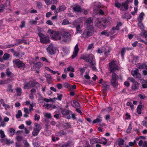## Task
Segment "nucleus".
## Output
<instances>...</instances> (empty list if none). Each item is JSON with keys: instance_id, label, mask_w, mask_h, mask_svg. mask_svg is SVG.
<instances>
[{"instance_id": "nucleus-41", "label": "nucleus", "mask_w": 147, "mask_h": 147, "mask_svg": "<svg viewBox=\"0 0 147 147\" xmlns=\"http://www.w3.org/2000/svg\"><path fill=\"white\" fill-rule=\"evenodd\" d=\"M22 115V113L21 110H19L18 111V113L16 115V117L17 118H20L21 116Z\"/></svg>"}, {"instance_id": "nucleus-19", "label": "nucleus", "mask_w": 147, "mask_h": 147, "mask_svg": "<svg viewBox=\"0 0 147 147\" xmlns=\"http://www.w3.org/2000/svg\"><path fill=\"white\" fill-rule=\"evenodd\" d=\"M71 105L74 107L76 108H80V106L79 104L76 101L73 100L71 102Z\"/></svg>"}, {"instance_id": "nucleus-28", "label": "nucleus", "mask_w": 147, "mask_h": 147, "mask_svg": "<svg viewBox=\"0 0 147 147\" xmlns=\"http://www.w3.org/2000/svg\"><path fill=\"white\" fill-rule=\"evenodd\" d=\"M17 94L18 96H20L22 93V89L20 87H17L16 88Z\"/></svg>"}, {"instance_id": "nucleus-17", "label": "nucleus", "mask_w": 147, "mask_h": 147, "mask_svg": "<svg viewBox=\"0 0 147 147\" xmlns=\"http://www.w3.org/2000/svg\"><path fill=\"white\" fill-rule=\"evenodd\" d=\"M90 143L91 144H94L96 143H102L100 140L96 138L91 139L90 140Z\"/></svg>"}, {"instance_id": "nucleus-23", "label": "nucleus", "mask_w": 147, "mask_h": 147, "mask_svg": "<svg viewBox=\"0 0 147 147\" xmlns=\"http://www.w3.org/2000/svg\"><path fill=\"white\" fill-rule=\"evenodd\" d=\"M42 100L47 102H54L56 100H57V98H53L48 99L45 98H43Z\"/></svg>"}, {"instance_id": "nucleus-33", "label": "nucleus", "mask_w": 147, "mask_h": 147, "mask_svg": "<svg viewBox=\"0 0 147 147\" xmlns=\"http://www.w3.org/2000/svg\"><path fill=\"white\" fill-rule=\"evenodd\" d=\"M102 35H104L106 36H109L110 35L109 32H108L107 30H105L102 32L101 33Z\"/></svg>"}, {"instance_id": "nucleus-26", "label": "nucleus", "mask_w": 147, "mask_h": 147, "mask_svg": "<svg viewBox=\"0 0 147 147\" xmlns=\"http://www.w3.org/2000/svg\"><path fill=\"white\" fill-rule=\"evenodd\" d=\"M64 71L65 73L67 72V71L74 72V69L70 66H69L67 68H65L64 69Z\"/></svg>"}, {"instance_id": "nucleus-2", "label": "nucleus", "mask_w": 147, "mask_h": 147, "mask_svg": "<svg viewBox=\"0 0 147 147\" xmlns=\"http://www.w3.org/2000/svg\"><path fill=\"white\" fill-rule=\"evenodd\" d=\"M47 33L50 34L51 37L53 40H59L61 39V34L59 32L50 29L48 30Z\"/></svg>"}, {"instance_id": "nucleus-21", "label": "nucleus", "mask_w": 147, "mask_h": 147, "mask_svg": "<svg viewBox=\"0 0 147 147\" xmlns=\"http://www.w3.org/2000/svg\"><path fill=\"white\" fill-rule=\"evenodd\" d=\"M137 67L140 69H145L147 70V65L146 63H138L137 64Z\"/></svg>"}, {"instance_id": "nucleus-54", "label": "nucleus", "mask_w": 147, "mask_h": 147, "mask_svg": "<svg viewBox=\"0 0 147 147\" xmlns=\"http://www.w3.org/2000/svg\"><path fill=\"white\" fill-rule=\"evenodd\" d=\"M124 142V140L123 139H120L119 141L118 144L119 145H121L123 144Z\"/></svg>"}, {"instance_id": "nucleus-39", "label": "nucleus", "mask_w": 147, "mask_h": 147, "mask_svg": "<svg viewBox=\"0 0 147 147\" xmlns=\"http://www.w3.org/2000/svg\"><path fill=\"white\" fill-rule=\"evenodd\" d=\"M6 71V74L8 76L11 77H12L14 76L13 74L9 70L7 69Z\"/></svg>"}, {"instance_id": "nucleus-4", "label": "nucleus", "mask_w": 147, "mask_h": 147, "mask_svg": "<svg viewBox=\"0 0 147 147\" xmlns=\"http://www.w3.org/2000/svg\"><path fill=\"white\" fill-rule=\"evenodd\" d=\"M81 58L89 62L91 65H94L96 64L94 57L92 54L89 55L88 57L86 56L83 55Z\"/></svg>"}, {"instance_id": "nucleus-61", "label": "nucleus", "mask_w": 147, "mask_h": 147, "mask_svg": "<svg viewBox=\"0 0 147 147\" xmlns=\"http://www.w3.org/2000/svg\"><path fill=\"white\" fill-rule=\"evenodd\" d=\"M29 22L31 24H35L36 25L37 24V21L35 20H31L29 21Z\"/></svg>"}, {"instance_id": "nucleus-63", "label": "nucleus", "mask_w": 147, "mask_h": 147, "mask_svg": "<svg viewBox=\"0 0 147 147\" xmlns=\"http://www.w3.org/2000/svg\"><path fill=\"white\" fill-rule=\"evenodd\" d=\"M142 124L147 128V122L145 121H143L142 123Z\"/></svg>"}, {"instance_id": "nucleus-34", "label": "nucleus", "mask_w": 147, "mask_h": 147, "mask_svg": "<svg viewBox=\"0 0 147 147\" xmlns=\"http://www.w3.org/2000/svg\"><path fill=\"white\" fill-rule=\"evenodd\" d=\"M115 7L117 8H120V10H121L123 9V6H122V4H121L120 3L116 2L115 3Z\"/></svg>"}, {"instance_id": "nucleus-47", "label": "nucleus", "mask_w": 147, "mask_h": 147, "mask_svg": "<svg viewBox=\"0 0 147 147\" xmlns=\"http://www.w3.org/2000/svg\"><path fill=\"white\" fill-rule=\"evenodd\" d=\"M39 131L34 129L33 131L32 132V134L34 136H36L37 135Z\"/></svg>"}, {"instance_id": "nucleus-12", "label": "nucleus", "mask_w": 147, "mask_h": 147, "mask_svg": "<svg viewBox=\"0 0 147 147\" xmlns=\"http://www.w3.org/2000/svg\"><path fill=\"white\" fill-rule=\"evenodd\" d=\"M13 62L19 68H24L25 67L24 64L18 59L13 60Z\"/></svg>"}, {"instance_id": "nucleus-51", "label": "nucleus", "mask_w": 147, "mask_h": 147, "mask_svg": "<svg viewBox=\"0 0 147 147\" xmlns=\"http://www.w3.org/2000/svg\"><path fill=\"white\" fill-rule=\"evenodd\" d=\"M125 52V48H122L121 51V54L122 57V58H123Z\"/></svg>"}, {"instance_id": "nucleus-9", "label": "nucleus", "mask_w": 147, "mask_h": 147, "mask_svg": "<svg viewBox=\"0 0 147 147\" xmlns=\"http://www.w3.org/2000/svg\"><path fill=\"white\" fill-rule=\"evenodd\" d=\"M112 72V79L111 82L112 86L114 87H116L118 86V83L117 80L118 77L115 73L113 72Z\"/></svg>"}, {"instance_id": "nucleus-43", "label": "nucleus", "mask_w": 147, "mask_h": 147, "mask_svg": "<svg viewBox=\"0 0 147 147\" xmlns=\"http://www.w3.org/2000/svg\"><path fill=\"white\" fill-rule=\"evenodd\" d=\"M142 22V21H139V22L138 23V25L140 28L141 29L143 30L144 28V27Z\"/></svg>"}, {"instance_id": "nucleus-22", "label": "nucleus", "mask_w": 147, "mask_h": 147, "mask_svg": "<svg viewBox=\"0 0 147 147\" xmlns=\"http://www.w3.org/2000/svg\"><path fill=\"white\" fill-rule=\"evenodd\" d=\"M129 1L128 0H127L125 2L122 3V6L123 7V10H127L128 8V4Z\"/></svg>"}, {"instance_id": "nucleus-57", "label": "nucleus", "mask_w": 147, "mask_h": 147, "mask_svg": "<svg viewBox=\"0 0 147 147\" xmlns=\"http://www.w3.org/2000/svg\"><path fill=\"white\" fill-rule=\"evenodd\" d=\"M8 87L9 88L7 89V91L10 92H12L13 91V90L12 88V86L11 85H8Z\"/></svg>"}, {"instance_id": "nucleus-48", "label": "nucleus", "mask_w": 147, "mask_h": 147, "mask_svg": "<svg viewBox=\"0 0 147 147\" xmlns=\"http://www.w3.org/2000/svg\"><path fill=\"white\" fill-rule=\"evenodd\" d=\"M132 129L131 125V124H130L127 129L126 131L127 133H129L130 132Z\"/></svg>"}, {"instance_id": "nucleus-35", "label": "nucleus", "mask_w": 147, "mask_h": 147, "mask_svg": "<svg viewBox=\"0 0 147 147\" xmlns=\"http://www.w3.org/2000/svg\"><path fill=\"white\" fill-rule=\"evenodd\" d=\"M117 30L116 29L115 27H113L110 31L109 32L110 35H112L116 32V31Z\"/></svg>"}, {"instance_id": "nucleus-14", "label": "nucleus", "mask_w": 147, "mask_h": 147, "mask_svg": "<svg viewBox=\"0 0 147 147\" xmlns=\"http://www.w3.org/2000/svg\"><path fill=\"white\" fill-rule=\"evenodd\" d=\"M79 51L78 45L76 44L75 47L73 54L71 56L72 59L74 58L77 56Z\"/></svg>"}, {"instance_id": "nucleus-36", "label": "nucleus", "mask_w": 147, "mask_h": 147, "mask_svg": "<svg viewBox=\"0 0 147 147\" xmlns=\"http://www.w3.org/2000/svg\"><path fill=\"white\" fill-rule=\"evenodd\" d=\"M144 16V14L143 13H141L139 15V17L138 18V20L139 21H142L143 19V16Z\"/></svg>"}, {"instance_id": "nucleus-53", "label": "nucleus", "mask_w": 147, "mask_h": 147, "mask_svg": "<svg viewBox=\"0 0 147 147\" xmlns=\"http://www.w3.org/2000/svg\"><path fill=\"white\" fill-rule=\"evenodd\" d=\"M94 45L93 43L90 44L88 47L87 50H90L94 47Z\"/></svg>"}, {"instance_id": "nucleus-55", "label": "nucleus", "mask_w": 147, "mask_h": 147, "mask_svg": "<svg viewBox=\"0 0 147 147\" xmlns=\"http://www.w3.org/2000/svg\"><path fill=\"white\" fill-rule=\"evenodd\" d=\"M138 96L142 99H144L146 97V96L144 94H140L138 95Z\"/></svg>"}, {"instance_id": "nucleus-18", "label": "nucleus", "mask_w": 147, "mask_h": 147, "mask_svg": "<svg viewBox=\"0 0 147 147\" xmlns=\"http://www.w3.org/2000/svg\"><path fill=\"white\" fill-rule=\"evenodd\" d=\"M111 50V49L109 47L106 46L105 48L104 52V55L107 57L109 54V53Z\"/></svg>"}, {"instance_id": "nucleus-1", "label": "nucleus", "mask_w": 147, "mask_h": 147, "mask_svg": "<svg viewBox=\"0 0 147 147\" xmlns=\"http://www.w3.org/2000/svg\"><path fill=\"white\" fill-rule=\"evenodd\" d=\"M95 22V26L100 29H104L110 24L107 19L103 20L102 18L96 19Z\"/></svg>"}, {"instance_id": "nucleus-3", "label": "nucleus", "mask_w": 147, "mask_h": 147, "mask_svg": "<svg viewBox=\"0 0 147 147\" xmlns=\"http://www.w3.org/2000/svg\"><path fill=\"white\" fill-rule=\"evenodd\" d=\"M94 31L93 26L90 25L86 27L85 30L82 34V36L84 38H88L92 36L94 33Z\"/></svg>"}, {"instance_id": "nucleus-20", "label": "nucleus", "mask_w": 147, "mask_h": 147, "mask_svg": "<svg viewBox=\"0 0 147 147\" xmlns=\"http://www.w3.org/2000/svg\"><path fill=\"white\" fill-rule=\"evenodd\" d=\"M42 64L40 62H38L35 63L33 67H32L31 69L32 70H34V69H39L40 67H42Z\"/></svg>"}, {"instance_id": "nucleus-62", "label": "nucleus", "mask_w": 147, "mask_h": 147, "mask_svg": "<svg viewBox=\"0 0 147 147\" xmlns=\"http://www.w3.org/2000/svg\"><path fill=\"white\" fill-rule=\"evenodd\" d=\"M3 106L5 108V109L6 110L9 109L10 107V105L8 104H5Z\"/></svg>"}, {"instance_id": "nucleus-64", "label": "nucleus", "mask_w": 147, "mask_h": 147, "mask_svg": "<svg viewBox=\"0 0 147 147\" xmlns=\"http://www.w3.org/2000/svg\"><path fill=\"white\" fill-rule=\"evenodd\" d=\"M143 36L147 40V31H144L143 33Z\"/></svg>"}, {"instance_id": "nucleus-8", "label": "nucleus", "mask_w": 147, "mask_h": 147, "mask_svg": "<svg viewBox=\"0 0 147 147\" xmlns=\"http://www.w3.org/2000/svg\"><path fill=\"white\" fill-rule=\"evenodd\" d=\"M38 34L40 38V41L41 43H47L49 42V38L47 36L45 35L40 32L38 33Z\"/></svg>"}, {"instance_id": "nucleus-44", "label": "nucleus", "mask_w": 147, "mask_h": 147, "mask_svg": "<svg viewBox=\"0 0 147 147\" xmlns=\"http://www.w3.org/2000/svg\"><path fill=\"white\" fill-rule=\"evenodd\" d=\"M122 25V24L121 23L119 22L117 24L116 26L115 27L116 29L117 30H118L119 29V27L121 26Z\"/></svg>"}, {"instance_id": "nucleus-40", "label": "nucleus", "mask_w": 147, "mask_h": 147, "mask_svg": "<svg viewBox=\"0 0 147 147\" xmlns=\"http://www.w3.org/2000/svg\"><path fill=\"white\" fill-rule=\"evenodd\" d=\"M10 55L8 53H6L4 54L3 56V59L4 60H7L9 58Z\"/></svg>"}, {"instance_id": "nucleus-27", "label": "nucleus", "mask_w": 147, "mask_h": 147, "mask_svg": "<svg viewBox=\"0 0 147 147\" xmlns=\"http://www.w3.org/2000/svg\"><path fill=\"white\" fill-rule=\"evenodd\" d=\"M139 84L137 82H135L134 84L133 85L132 88L133 90H135L138 88Z\"/></svg>"}, {"instance_id": "nucleus-52", "label": "nucleus", "mask_w": 147, "mask_h": 147, "mask_svg": "<svg viewBox=\"0 0 147 147\" xmlns=\"http://www.w3.org/2000/svg\"><path fill=\"white\" fill-rule=\"evenodd\" d=\"M0 133L1 134V138H4L5 137V135L4 134V131L2 130H1L0 131Z\"/></svg>"}, {"instance_id": "nucleus-15", "label": "nucleus", "mask_w": 147, "mask_h": 147, "mask_svg": "<svg viewBox=\"0 0 147 147\" xmlns=\"http://www.w3.org/2000/svg\"><path fill=\"white\" fill-rule=\"evenodd\" d=\"M45 109L49 110H51L56 107L55 106L49 104H45L43 106Z\"/></svg>"}, {"instance_id": "nucleus-29", "label": "nucleus", "mask_w": 147, "mask_h": 147, "mask_svg": "<svg viewBox=\"0 0 147 147\" xmlns=\"http://www.w3.org/2000/svg\"><path fill=\"white\" fill-rule=\"evenodd\" d=\"M12 81V80L9 78L5 80L4 81H0V84H4L9 83Z\"/></svg>"}, {"instance_id": "nucleus-45", "label": "nucleus", "mask_w": 147, "mask_h": 147, "mask_svg": "<svg viewBox=\"0 0 147 147\" xmlns=\"http://www.w3.org/2000/svg\"><path fill=\"white\" fill-rule=\"evenodd\" d=\"M44 116L48 118H49L51 117V114L49 113H45L44 114Z\"/></svg>"}, {"instance_id": "nucleus-30", "label": "nucleus", "mask_w": 147, "mask_h": 147, "mask_svg": "<svg viewBox=\"0 0 147 147\" xmlns=\"http://www.w3.org/2000/svg\"><path fill=\"white\" fill-rule=\"evenodd\" d=\"M45 69L46 70L49 71V72L52 73L53 74H56L57 73V71H54L48 67H45Z\"/></svg>"}, {"instance_id": "nucleus-56", "label": "nucleus", "mask_w": 147, "mask_h": 147, "mask_svg": "<svg viewBox=\"0 0 147 147\" xmlns=\"http://www.w3.org/2000/svg\"><path fill=\"white\" fill-rule=\"evenodd\" d=\"M40 119V116L37 114H36L34 115V120L38 121Z\"/></svg>"}, {"instance_id": "nucleus-13", "label": "nucleus", "mask_w": 147, "mask_h": 147, "mask_svg": "<svg viewBox=\"0 0 147 147\" xmlns=\"http://www.w3.org/2000/svg\"><path fill=\"white\" fill-rule=\"evenodd\" d=\"M131 74L134 77L138 78H140L141 77V75L139 72V70L137 69L135 70H132L131 71Z\"/></svg>"}, {"instance_id": "nucleus-38", "label": "nucleus", "mask_w": 147, "mask_h": 147, "mask_svg": "<svg viewBox=\"0 0 147 147\" xmlns=\"http://www.w3.org/2000/svg\"><path fill=\"white\" fill-rule=\"evenodd\" d=\"M66 9V7L64 5H62L58 7V9H59L60 12L64 11Z\"/></svg>"}, {"instance_id": "nucleus-11", "label": "nucleus", "mask_w": 147, "mask_h": 147, "mask_svg": "<svg viewBox=\"0 0 147 147\" xmlns=\"http://www.w3.org/2000/svg\"><path fill=\"white\" fill-rule=\"evenodd\" d=\"M47 49L48 53L51 55L55 54L56 50L55 47L52 44L49 46Z\"/></svg>"}, {"instance_id": "nucleus-6", "label": "nucleus", "mask_w": 147, "mask_h": 147, "mask_svg": "<svg viewBox=\"0 0 147 147\" xmlns=\"http://www.w3.org/2000/svg\"><path fill=\"white\" fill-rule=\"evenodd\" d=\"M70 26L72 28L75 27L76 29L77 33H81L82 31L81 29L82 26L80 25L79 22L74 21L71 24Z\"/></svg>"}, {"instance_id": "nucleus-24", "label": "nucleus", "mask_w": 147, "mask_h": 147, "mask_svg": "<svg viewBox=\"0 0 147 147\" xmlns=\"http://www.w3.org/2000/svg\"><path fill=\"white\" fill-rule=\"evenodd\" d=\"M93 22V19L91 17L88 18L85 22L84 24L88 26L90 25V24L92 23Z\"/></svg>"}, {"instance_id": "nucleus-32", "label": "nucleus", "mask_w": 147, "mask_h": 147, "mask_svg": "<svg viewBox=\"0 0 147 147\" xmlns=\"http://www.w3.org/2000/svg\"><path fill=\"white\" fill-rule=\"evenodd\" d=\"M61 113L62 114L65 115H68L72 113V112L70 110H66L63 111Z\"/></svg>"}, {"instance_id": "nucleus-31", "label": "nucleus", "mask_w": 147, "mask_h": 147, "mask_svg": "<svg viewBox=\"0 0 147 147\" xmlns=\"http://www.w3.org/2000/svg\"><path fill=\"white\" fill-rule=\"evenodd\" d=\"M34 129L39 131L41 129L40 125L38 123H35V127Z\"/></svg>"}, {"instance_id": "nucleus-46", "label": "nucleus", "mask_w": 147, "mask_h": 147, "mask_svg": "<svg viewBox=\"0 0 147 147\" xmlns=\"http://www.w3.org/2000/svg\"><path fill=\"white\" fill-rule=\"evenodd\" d=\"M69 24V21L66 19L64 20L63 22L62 23V24L63 25H65Z\"/></svg>"}, {"instance_id": "nucleus-37", "label": "nucleus", "mask_w": 147, "mask_h": 147, "mask_svg": "<svg viewBox=\"0 0 147 147\" xmlns=\"http://www.w3.org/2000/svg\"><path fill=\"white\" fill-rule=\"evenodd\" d=\"M45 77L47 79V82L49 83V82L52 79V77L49 74H47L45 75Z\"/></svg>"}, {"instance_id": "nucleus-58", "label": "nucleus", "mask_w": 147, "mask_h": 147, "mask_svg": "<svg viewBox=\"0 0 147 147\" xmlns=\"http://www.w3.org/2000/svg\"><path fill=\"white\" fill-rule=\"evenodd\" d=\"M105 48L103 47L101 49H98L97 50V52L99 53H101L104 52V51Z\"/></svg>"}, {"instance_id": "nucleus-10", "label": "nucleus", "mask_w": 147, "mask_h": 147, "mask_svg": "<svg viewBox=\"0 0 147 147\" xmlns=\"http://www.w3.org/2000/svg\"><path fill=\"white\" fill-rule=\"evenodd\" d=\"M71 34L69 32H65L61 38V41L62 42H68L71 40Z\"/></svg>"}, {"instance_id": "nucleus-50", "label": "nucleus", "mask_w": 147, "mask_h": 147, "mask_svg": "<svg viewBox=\"0 0 147 147\" xmlns=\"http://www.w3.org/2000/svg\"><path fill=\"white\" fill-rule=\"evenodd\" d=\"M40 59L42 60L43 61L47 62L48 63H50V61H48L46 58L44 57H42L40 58Z\"/></svg>"}, {"instance_id": "nucleus-60", "label": "nucleus", "mask_w": 147, "mask_h": 147, "mask_svg": "<svg viewBox=\"0 0 147 147\" xmlns=\"http://www.w3.org/2000/svg\"><path fill=\"white\" fill-rule=\"evenodd\" d=\"M112 110V109L111 107H109L107 109H105L104 111H105L107 113H109Z\"/></svg>"}, {"instance_id": "nucleus-42", "label": "nucleus", "mask_w": 147, "mask_h": 147, "mask_svg": "<svg viewBox=\"0 0 147 147\" xmlns=\"http://www.w3.org/2000/svg\"><path fill=\"white\" fill-rule=\"evenodd\" d=\"M9 132L10 135H13L15 133V130L13 128H11L9 130Z\"/></svg>"}, {"instance_id": "nucleus-16", "label": "nucleus", "mask_w": 147, "mask_h": 147, "mask_svg": "<svg viewBox=\"0 0 147 147\" xmlns=\"http://www.w3.org/2000/svg\"><path fill=\"white\" fill-rule=\"evenodd\" d=\"M102 117L100 115H98L97 116V118L92 122V124L96 123H97L98 124H99L102 121Z\"/></svg>"}, {"instance_id": "nucleus-5", "label": "nucleus", "mask_w": 147, "mask_h": 147, "mask_svg": "<svg viewBox=\"0 0 147 147\" xmlns=\"http://www.w3.org/2000/svg\"><path fill=\"white\" fill-rule=\"evenodd\" d=\"M40 84L37 82L30 81L28 82L25 83L24 86V89H29L32 87L36 86V88L39 87Z\"/></svg>"}, {"instance_id": "nucleus-7", "label": "nucleus", "mask_w": 147, "mask_h": 147, "mask_svg": "<svg viewBox=\"0 0 147 147\" xmlns=\"http://www.w3.org/2000/svg\"><path fill=\"white\" fill-rule=\"evenodd\" d=\"M109 67L111 72H113L115 70H118V66L117 62L115 60H113L109 63Z\"/></svg>"}, {"instance_id": "nucleus-49", "label": "nucleus", "mask_w": 147, "mask_h": 147, "mask_svg": "<svg viewBox=\"0 0 147 147\" xmlns=\"http://www.w3.org/2000/svg\"><path fill=\"white\" fill-rule=\"evenodd\" d=\"M138 11L137 7H135L134 8V11L131 12V14L133 15H134Z\"/></svg>"}, {"instance_id": "nucleus-25", "label": "nucleus", "mask_w": 147, "mask_h": 147, "mask_svg": "<svg viewBox=\"0 0 147 147\" xmlns=\"http://www.w3.org/2000/svg\"><path fill=\"white\" fill-rule=\"evenodd\" d=\"M73 10L76 12H80L81 11L80 6L78 5H76L73 7Z\"/></svg>"}, {"instance_id": "nucleus-59", "label": "nucleus", "mask_w": 147, "mask_h": 147, "mask_svg": "<svg viewBox=\"0 0 147 147\" xmlns=\"http://www.w3.org/2000/svg\"><path fill=\"white\" fill-rule=\"evenodd\" d=\"M25 26V22L24 21H22L21 22V24L20 27L21 28L24 27Z\"/></svg>"}]
</instances>
